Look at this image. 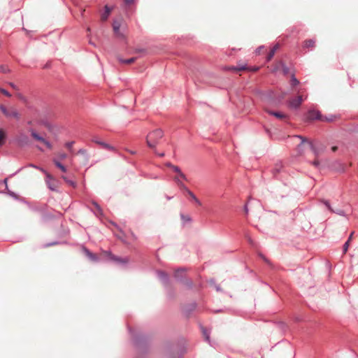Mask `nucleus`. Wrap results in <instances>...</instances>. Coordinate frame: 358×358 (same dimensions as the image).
Listing matches in <instances>:
<instances>
[{
	"instance_id": "63",
	"label": "nucleus",
	"mask_w": 358,
	"mask_h": 358,
	"mask_svg": "<svg viewBox=\"0 0 358 358\" xmlns=\"http://www.w3.org/2000/svg\"><path fill=\"white\" fill-rule=\"evenodd\" d=\"M131 154H135L136 152H134V151H131Z\"/></svg>"
},
{
	"instance_id": "34",
	"label": "nucleus",
	"mask_w": 358,
	"mask_h": 358,
	"mask_svg": "<svg viewBox=\"0 0 358 358\" xmlns=\"http://www.w3.org/2000/svg\"><path fill=\"white\" fill-rule=\"evenodd\" d=\"M74 141H69V142H67L65 145L66 147L69 149L70 151H73V149H72V147L74 144Z\"/></svg>"
},
{
	"instance_id": "12",
	"label": "nucleus",
	"mask_w": 358,
	"mask_h": 358,
	"mask_svg": "<svg viewBox=\"0 0 358 358\" xmlns=\"http://www.w3.org/2000/svg\"><path fill=\"white\" fill-rule=\"evenodd\" d=\"M16 141L20 145H25L28 144L29 138L27 136L22 133L17 136Z\"/></svg>"
},
{
	"instance_id": "20",
	"label": "nucleus",
	"mask_w": 358,
	"mask_h": 358,
	"mask_svg": "<svg viewBox=\"0 0 358 358\" xmlns=\"http://www.w3.org/2000/svg\"><path fill=\"white\" fill-rule=\"evenodd\" d=\"M84 251H85V253L86 254V255L90 259H91L93 261H96L97 260L96 256L94 254L92 253L89 250H87V248H84Z\"/></svg>"
},
{
	"instance_id": "29",
	"label": "nucleus",
	"mask_w": 358,
	"mask_h": 358,
	"mask_svg": "<svg viewBox=\"0 0 358 358\" xmlns=\"http://www.w3.org/2000/svg\"><path fill=\"white\" fill-rule=\"evenodd\" d=\"M322 121L332 122L334 119V117L332 115H330L329 116H322Z\"/></svg>"
},
{
	"instance_id": "45",
	"label": "nucleus",
	"mask_w": 358,
	"mask_h": 358,
	"mask_svg": "<svg viewBox=\"0 0 358 358\" xmlns=\"http://www.w3.org/2000/svg\"><path fill=\"white\" fill-rule=\"evenodd\" d=\"M57 243H58V242H52V243L45 244L44 246L45 247H49V246L55 245H56Z\"/></svg>"
},
{
	"instance_id": "47",
	"label": "nucleus",
	"mask_w": 358,
	"mask_h": 358,
	"mask_svg": "<svg viewBox=\"0 0 358 358\" xmlns=\"http://www.w3.org/2000/svg\"><path fill=\"white\" fill-rule=\"evenodd\" d=\"M124 3L128 5L131 4L134 1V0H124Z\"/></svg>"
},
{
	"instance_id": "15",
	"label": "nucleus",
	"mask_w": 358,
	"mask_h": 358,
	"mask_svg": "<svg viewBox=\"0 0 358 358\" xmlns=\"http://www.w3.org/2000/svg\"><path fill=\"white\" fill-rule=\"evenodd\" d=\"M268 113L270 115H273L275 117L279 118V119H284V118L287 117V116L284 113H282L281 112H275V111L269 110V111H268Z\"/></svg>"
},
{
	"instance_id": "54",
	"label": "nucleus",
	"mask_w": 358,
	"mask_h": 358,
	"mask_svg": "<svg viewBox=\"0 0 358 358\" xmlns=\"http://www.w3.org/2000/svg\"><path fill=\"white\" fill-rule=\"evenodd\" d=\"M278 47H279L278 44H276V45H275L272 48V49H271V50H275V52H276V50H278Z\"/></svg>"
},
{
	"instance_id": "38",
	"label": "nucleus",
	"mask_w": 358,
	"mask_h": 358,
	"mask_svg": "<svg viewBox=\"0 0 358 358\" xmlns=\"http://www.w3.org/2000/svg\"><path fill=\"white\" fill-rule=\"evenodd\" d=\"M8 194L10 196H12L13 198H14V199H17V195L15 192H12V191H10V190H8Z\"/></svg>"
},
{
	"instance_id": "60",
	"label": "nucleus",
	"mask_w": 358,
	"mask_h": 358,
	"mask_svg": "<svg viewBox=\"0 0 358 358\" xmlns=\"http://www.w3.org/2000/svg\"><path fill=\"white\" fill-rule=\"evenodd\" d=\"M7 182H8V179H7V178H5V179L3 180V183L6 185V188H8V186H7Z\"/></svg>"
},
{
	"instance_id": "58",
	"label": "nucleus",
	"mask_w": 358,
	"mask_h": 358,
	"mask_svg": "<svg viewBox=\"0 0 358 358\" xmlns=\"http://www.w3.org/2000/svg\"><path fill=\"white\" fill-rule=\"evenodd\" d=\"M244 210H245V212L246 213H248V206H247V205H245V206H244Z\"/></svg>"
},
{
	"instance_id": "62",
	"label": "nucleus",
	"mask_w": 358,
	"mask_h": 358,
	"mask_svg": "<svg viewBox=\"0 0 358 358\" xmlns=\"http://www.w3.org/2000/svg\"><path fill=\"white\" fill-rule=\"evenodd\" d=\"M261 257L264 259V261L267 262V259L262 255H261Z\"/></svg>"
},
{
	"instance_id": "33",
	"label": "nucleus",
	"mask_w": 358,
	"mask_h": 358,
	"mask_svg": "<svg viewBox=\"0 0 358 358\" xmlns=\"http://www.w3.org/2000/svg\"><path fill=\"white\" fill-rule=\"evenodd\" d=\"M187 193L188 194V195H189V196L193 199H196V196H195V194L192 192L190 191L188 188L185 189Z\"/></svg>"
},
{
	"instance_id": "46",
	"label": "nucleus",
	"mask_w": 358,
	"mask_h": 358,
	"mask_svg": "<svg viewBox=\"0 0 358 358\" xmlns=\"http://www.w3.org/2000/svg\"><path fill=\"white\" fill-rule=\"evenodd\" d=\"M66 157H67V155L65 153H60L59 154V157L62 159H64L66 158Z\"/></svg>"
},
{
	"instance_id": "48",
	"label": "nucleus",
	"mask_w": 358,
	"mask_h": 358,
	"mask_svg": "<svg viewBox=\"0 0 358 358\" xmlns=\"http://www.w3.org/2000/svg\"><path fill=\"white\" fill-rule=\"evenodd\" d=\"M155 154H156V155H157L159 157H164V152L158 153V152L156 151V150H155Z\"/></svg>"
},
{
	"instance_id": "7",
	"label": "nucleus",
	"mask_w": 358,
	"mask_h": 358,
	"mask_svg": "<svg viewBox=\"0 0 358 358\" xmlns=\"http://www.w3.org/2000/svg\"><path fill=\"white\" fill-rule=\"evenodd\" d=\"M31 135L36 141H38L44 143L47 146V148H48L49 149L52 148L51 143L45 139L43 137H42L41 136L38 134L34 130H33V129L31 130Z\"/></svg>"
},
{
	"instance_id": "40",
	"label": "nucleus",
	"mask_w": 358,
	"mask_h": 358,
	"mask_svg": "<svg viewBox=\"0 0 358 358\" xmlns=\"http://www.w3.org/2000/svg\"><path fill=\"white\" fill-rule=\"evenodd\" d=\"M3 137H4L3 132L2 130H0V145H1L3 144L2 139L3 138Z\"/></svg>"
},
{
	"instance_id": "3",
	"label": "nucleus",
	"mask_w": 358,
	"mask_h": 358,
	"mask_svg": "<svg viewBox=\"0 0 358 358\" xmlns=\"http://www.w3.org/2000/svg\"><path fill=\"white\" fill-rule=\"evenodd\" d=\"M0 110L2 113L8 118H14L15 120H19L20 116L18 111L13 107H10L7 108L3 105H0Z\"/></svg>"
},
{
	"instance_id": "43",
	"label": "nucleus",
	"mask_w": 358,
	"mask_h": 358,
	"mask_svg": "<svg viewBox=\"0 0 358 358\" xmlns=\"http://www.w3.org/2000/svg\"><path fill=\"white\" fill-rule=\"evenodd\" d=\"M264 48V45H261L259 46V48H257L256 50V53L257 54H259L260 53V51Z\"/></svg>"
},
{
	"instance_id": "21",
	"label": "nucleus",
	"mask_w": 358,
	"mask_h": 358,
	"mask_svg": "<svg viewBox=\"0 0 358 358\" xmlns=\"http://www.w3.org/2000/svg\"><path fill=\"white\" fill-rule=\"evenodd\" d=\"M84 251H85V253L86 254V255L90 259H91L93 261H96L97 260L96 256L94 254L92 253L89 250H87V248H84Z\"/></svg>"
},
{
	"instance_id": "2",
	"label": "nucleus",
	"mask_w": 358,
	"mask_h": 358,
	"mask_svg": "<svg viewBox=\"0 0 358 358\" xmlns=\"http://www.w3.org/2000/svg\"><path fill=\"white\" fill-rule=\"evenodd\" d=\"M295 138H298L301 139V145L303 144L304 143H307L309 145V147L315 156L317 157H318L324 150V148L322 145H315L312 141H308L306 138L303 137L300 135H295L294 136Z\"/></svg>"
},
{
	"instance_id": "22",
	"label": "nucleus",
	"mask_w": 358,
	"mask_h": 358,
	"mask_svg": "<svg viewBox=\"0 0 358 358\" xmlns=\"http://www.w3.org/2000/svg\"><path fill=\"white\" fill-rule=\"evenodd\" d=\"M84 251H85V253L86 254V255L90 259H91L93 261H96L97 260L96 256L94 254L92 253L89 250H87V248H84Z\"/></svg>"
},
{
	"instance_id": "24",
	"label": "nucleus",
	"mask_w": 358,
	"mask_h": 358,
	"mask_svg": "<svg viewBox=\"0 0 358 358\" xmlns=\"http://www.w3.org/2000/svg\"><path fill=\"white\" fill-rule=\"evenodd\" d=\"M136 57H131V58L127 59L119 58L118 60L120 61V62H121L122 64H129L134 62L136 61Z\"/></svg>"
},
{
	"instance_id": "30",
	"label": "nucleus",
	"mask_w": 358,
	"mask_h": 358,
	"mask_svg": "<svg viewBox=\"0 0 358 358\" xmlns=\"http://www.w3.org/2000/svg\"><path fill=\"white\" fill-rule=\"evenodd\" d=\"M92 204L94 206V207L96 208V210H97V213L96 215H101L102 214V210L100 207V206L95 201H93L92 202Z\"/></svg>"
},
{
	"instance_id": "32",
	"label": "nucleus",
	"mask_w": 358,
	"mask_h": 358,
	"mask_svg": "<svg viewBox=\"0 0 358 358\" xmlns=\"http://www.w3.org/2000/svg\"><path fill=\"white\" fill-rule=\"evenodd\" d=\"M275 53V50H271V51L269 52L266 57V60L270 61L273 57Z\"/></svg>"
},
{
	"instance_id": "11",
	"label": "nucleus",
	"mask_w": 358,
	"mask_h": 358,
	"mask_svg": "<svg viewBox=\"0 0 358 358\" xmlns=\"http://www.w3.org/2000/svg\"><path fill=\"white\" fill-rule=\"evenodd\" d=\"M92 141L98 144V145H100L102 148H103L104 149H106V150H110V151H114L115 150V148L113 147L112 145L103 142V141H101V140H99L97 137H92Z\"/></svg>"
},
{
	"instance_id": "4",
	"label": "nucleus",
	"mask_w": 358,
	"mask_h": 358,
	"mask_svg": "<svg viewBox=\"0 0 358 358\" xmlns=\"http://www.w3.org/2000/svg\"><path fill=\"white\" fill-rule=\"evenodd\" d=\"M122 22V19L114 20L113 22V29L116 37L123 39L124 38V33L120 31Z\"/></svg>"
},
{
	"instance_id": "59",
	"label": "nucleus",
	"mask_w": 358,
	"mask_h": 358,
	"mask_svg": "<svg viewBox=\"0 0 358 358\" xmlns=\"http://www.w3.org/2000/svg\"><path fill=\"white\" fill-rule=\"evenodd\" d=\"M215 289H216V290H217V292L221 291V288H220V286H218V285H216V286H215Z\"/></svg>"
},
{
	"instance_id": "25",
	"label": "nucleus",
	"mask_w": 358,
	"mask_h": 358,
	"mask_svg": "<svg viewBox=\"0 0 358 358\" xmlns=\"http://www.w3.org/2000/svg\"><path fill=\"white\" fill-rule=\"evenodd\" d=\"M314 45H315V41L313 39H309V40L304 41L303 48H312L314 46Z\"/></svg>"
},
{
	"instance_id": "37",
	"label": "nucleus",
	"mask_w": 358,
	"mask_h": 358,
	"mask_svg": "<svg viewBox=\"0 0 358 358\" xmlns=\"http://www.w3.org/2000/svg\"><path fill=\"white\" fill-rule=\"evenodd\" d=\"M181 218L185 222H190L191 221V218L189 217V216H185L182 214L181 215Z\"/></svg>"
},
{
	"instance_id": "26",
	"label": "nucleus",
	"mask_w": 358,
	"mask_h": 358,
	"mask_svg": "<svg viewBox=\"0 0 358 358\" xmlns=\"http://www.w3.org/2000/svg\"><path fill=\"white\" fill-rule=\"evenodd\" d=\"M184 268H180L176 270L174 274L175 278L178 280L180 279L182 277V274L184 273Z\"/></svg>"
},
{
	"instance_id": "14",
	"label": "nucleus",
	"mask_w": 358,
	"mask_h": 358,
	"mask_svg": "<svg viewBox=\"0 0 358 358\" xmlns=\"http://www.w3.org/2000/svg\"><path fill=\"white\" fill-rule=\"evenodd\" d=\"M157 275L158 278L161 280L162 283L164 285H166L169 282V275L166 273L162 271H157Z\"/></svg>"
},
{
	"instance_id": "52",
	"label": "nucleus",
	"mask_w": 358,
	"mask_h": 358,
	"mask_svg": "<svg viewBox=\"0 0 358 358\" xmlns=\"http://www.w3.org/2000/svg\"><path fill=\"white\" fill-rule=\"evenodd\" d=\"M195 201V203L199 205V206H201V202L197 199L196 198V199L194 200Z\"/></svg>"
},
{
	"instance_id": "35",
	"label": "nucleus",
	"mask_w": 358,
	"mask_h": 358,
	"mask_svg": "<svg viewBox=\"0 0 358 358\" xmlns=\"http://www.w3.org/2000/svg\"><path fill=\"white\" fill-rule=\"evenodd\" d=\"M0 92L3 94L5 96L10 97L11 96V94L5 89L0 87Z\"/></svg>"
},
{
	"instance_id": "8",
	"label": "nucleus",
	"mask_w": 358,
	"mask_h": 358,
	"mask_svg": "<svg viewBox=\"0 0 358 358\" xmlns=\"http://www.w3.org/2000/svg\"><path fill=\"white\" fill-rule=\"evenodd\" d=\"M303 101V98L301 96H298L296 98H293L292 99H290L288 102V106L290 108H292V109H296L298 108L300 105L301 104V102Z\"/></svg>"
},
{
	"instance_id": "6",
	"label": "nucleus",
	"mask_w": 358,
	"mask_h": 358,
	"mask_svg": "<svg viewBox=\"0 0 358 358\" xmlns=\"http://www.w3.org/2000/svg\"><path fill=\"white\" fill-rule=\"evenodd\" d=\"M106 255L108 257L109 259L113 261L117 264H127L129 262V259L127 257L121 258L113 255L110 251L105 252Z\"/></svg>"
},
{
	"instance_id": "13",
	"label": "nucleus",
	"mask_w": 358,
	"mask_h": 358,
	"mask_svg": "<svg viewBox=\"0 0 358 358\" xmlns=\"http://www.w3.org/2000/svg\"><path fill=\"white\" fill-rule=\"evenodd\" d=\"M112 9H113V8L108 6V5H106L104 6V10L103 11V13L101 15V19L102 21L107 20V19L108 18V17L112 11Z\"/></svg>"
},
{
	"instance_id": "16",
	"label": "nucleus",
	"mask_w": 358,
	"mask_h": 358,
	"mask_svg": "<svg viewBox=\"0 0 358 358\" xmlns=\"http://www.w3.org/2000/svg\"><path fill=\"white\" fill-rule=\"evenodd\" d=\"M175 172H176L178 174V176L180 178H181V179L182 180H187V177L185 176V175L181 171V170L180 169V168L177 166H173V169H172Z\"/></svg>"
},
{
	"instance_id": "10",
	"label": "nucleus",
	"mask_w": 358,
	"mask_h": 358,
	"mask_svg": "<svg viewBox=\"0 0 358 358\" xmlns=\"http://www.w3.org/2000/svg\"><path fill=\"white\" fill-rule=\"evenodd\" d=\"M306 119L308 120H322L320 113L315 110H310L308 112Z\"/></svg>"
},
{
	"instance_id": "44",
	"label": "nucleus",
	"mask_w": 358,
	"mask_h": 358,
	"mask_svg": "<svg viewBox=\"0 0 358 358\" xmlns=\"http://www.w3.org/2000/svg\"><path fill=\"white\" fill-rule=\"evenodd\" d=\"M28 166H29V167H33V168L36 169H38V170H40V169H42L41 167H39V166H36V165H34V164H29L28 165Z\"/></svg>"
},
{
	"instance_id": "41",
	"label": "nucleus",
	"mask_w": 358,
	"mask_h": 358,
	"mask_svg": "<svg viewBox=\"0 0 358 358\" xmlns=\"http://www.w3.org/2000/svg\"><path fill=\"white\" fill-rule=\"evenodd\" d=\"M258 69H259V67L253 66V67H251V68H248V67L247 70L250 71H258Z\"/></svg>"
},
{
	"instance_id": "18",
	"label": "nucleus",
	"mask_w": 358,
	"mask_h": 358,
	"mask_svg": "<svg viewBox=\"0 0 358 358\" xmlns=\"http://www.w3.org/2000/svg\"><path fill=\"white\" fill-rule=\"evenodd\" d=\"M181 178H180L179 176H176L174 178V180L175 182L177 183V185L179 186V187L180 189H187V187L185 186V185L180 180Z\"/></svg>"
},
{
	"instance_id": "53",
	"label": "nucleus",
	"mask_w": 358,
	"mask_h": 358,
	"mask_svg": "<svg viewBox=\"0 0 358 358\" xmlns=\"http://www.w3.org/2000/svg\"><path fill=\"white\" fill-rule=\"evenodd\" d=\"M186 284L189 287H192V282L191 280H187Z\"/></svg>"
},
{
	"instance_id": "39",
	"label": "nucleus",
	"mask_w": 358,
	"mask_h": 358,
	"mask_svg": "<svg viewBox=\"0 0 358 358\" xmlns=\"http://www.w3.org/2000/svg\"><path fill=\"white\" fill-rule=\"evenodd\" d=\"M78 154H81V155H83L86 157V158H87V151L85 149H80L78 152Z\"/></svg>"
},
{
	"instance_id": "50",
	"label": "nucleus",
	"mask_w": 358,
	"mask_h": 358,
	"mask_svg": "<svg viewBox=\"0 0 358 358\" xmlns=\"http://www.w3.org/2000/svg\"><path fill=\"white\" fill-rule=\"evenodd\" d=\"M165 165H166L167 167H170V168H171V169H173V166H174V165H173V164H172L171 163H170V162H166V163L165 164Z\"/></svg>"
},
{
	"instance_id": "5",
	"label": "nucleus",
	"mask_w": 358,
	"mask_h": 358,
	"mask_svg": "<svg viewBox=\"0 0 358 358\" xmlns=\"http://www.w3.org/2000/svg\"><path fill=\"white\" fill-rule=\"evenodd\" d=\"M40 171L43 172L46 176V184L48 188L52 191H57V187L54 178L51 175L47 172L44 169H40Z\"/></svg>"
},
{
	"instance_id": "36",
	"label": "nucleus",
	"mask_w": 358,
	"mask_h": 358,
	"mask_svg": "<svg viewBox=\"0 0 358 358\" xmlns=\"http://www.w3.org/2000/svg\"><path fill=\"white\" fill-rule=\"evenodd\" d=\"M350 242L347 241L343 245V252L345 253L348 251L349 247Z\"/></svg>"
},
{
	"instance_id": "42",
	"label": "nucleus",
	"mask_w": 358,
	"mask_h": 358,
	"mask_svg": "<svg viewBox=\"0 0 358 358\" xmlns=\"http://www.w3.org/2000/svg\"><path fill=\"white\" fill-rule=\"evenodd\" d=\"M9 85L14 90H17L18 87L13 83H9Z\"/></svg>"
},
{
	"instance_id": "31",
	"label": "nucleus",
	"mask_w": 358,
	"mask_h": 358,
	"mask_svg": "<svg viewBox=\"0 0 358 358\" xmlns=\"http://www.w3.org/2000/svg\"><path fill=\"white\" fill-rule=\"evenodd\" d=\"M281 66H282V70L283 73L285 75H287L289 71V68L285 64H281Z\"/></svg>"
},
{
	"instance_id": "57",
	"label": "nucleus",
	"mask_w": 358,
	"mask_h": 358,
	"mask_svg": "<svg viewBox=\"0 0 358 358\" xmlns=\"http://www.w3.org/2000/svg\"><path fill=\"white\" fill-rule=\"evenodd\" d=\"M354 234V232H352L348 239V241H349V242L351 241L352 238V236Z\"/></svg>"
},
{
	"instance_id": "19",
	"label": "nucleus",
	"mask_w": 358,
	"mask_h": 358,
	"mask_svg": "<svg viewBox=\"0 0 358 358\" xmlns=\"http://www.w3.org/2000/svg\"><path fill=\"white\" fill-rule=\"evenodd\" d=\"M53 162L55 164V166L59 168L62 172L65 173L66 172V168L61 164L58 160L54 159Z\"/></svg>"
},
{
	"instance_id": "23",
	"label": "nucleus",
	"mask_w": 358,
	"mask_h": 358,
	"mask_svg": "<svg viewBox=\"0 0 358 358\" xmlns=\"http://www.w3.org/2000/svg\"><path fill=\"white\" fill-rule=\"evenodd\" d=\"M205 340L210 345V333L204 327L201 328Z\"/></svg>"
},
{
	"instance_id": "17",
	"label": "nucleus",
	"mask_w": 358,
	"mask_h": 358,
	"mask_svg": "<svg viewBox=\"0 0 358 358\" xmlns=\"http://www.w3.org/2000/svg\"><path fill=\"white\" fill-rule=\"evenodd\" d=\"M247 69H248V66L246 64H238L236 66H233V70L234 71H239L247 70Z\"/></svg>"
},
{
	"instance_id": "9",
	"label": "nucleus",
	"mask_w": 358,
	"mask_h": 358,
	"mask_svg": "<svg viewBox=\"0 0 358 358\" xmlns=\"http://www.w3.org/2000/svg\"><path fill=\"white\" fill-rule=\"evenodd\" d=\"M322 203L325 205V206L331 212L334 213H336L338 215L345 217V213L343 210L340 208L334 209L330 205V203L327 200H323Z\"/></svg>"
},
{
	"instance_id": "27",
	"label": "nucleus",
	"mask_w": 358,
	"mask_h": 358,
	"mask_svg": "<svg viewBox=\"0 0 358 358\" xmlns=\"http://www.w3.org/2000/svg\"><path fill=\"white\" fill-rule=\"evenodd\" d=\"M62 179L70 186L75 187L76 186V182L69 179L66 176H63Z\"/></svg>"
},
{
	"instance_id": "28",
	"label": "nucleus",
	"mask_w": 358,
	"mask_h": 358,
	"mask_svg": "<svg viewBox=\"0 0 358 358\" xmlns=\"http://www.w3.org/2000/svg\"><path fill=\"white\" fill-rule=\"evenodd\" d=\"M299 84V81L297 80V78L295 77V76L293 74L291 77V85L292 86H296Z\"/></svg>"
},
{
	"instance_id": "51",
	"label": "nucleus",
	"mask_w": 358,
	"mask_h": 358,
	"mask_svg": "<svg viewBox=\"0 0 358 358\" xmlns=\"http://www.w3.org/2000/svg\"><path fill=\"white\" fill-rule=\"evenodd\" d=\"M281 168V165H276V168L275 169V171L279 172Z\"/></svg>"
},
{
	"instance_id": "49",
	"label": "nucleus",
	"mask_w": 358,
	"mask_h": 358,
	"mask_svg": "<svg viewBox=\"0 0 358 358\" xmlns=\"http://www.w3.org/2000/svg\"><path fill=\"white\" fill-rule=\"evenodd\" d=\"M313 164L315 166L317 167V166H319V164H320V162H319V161H317V160H315V161H313Z\"/></svg>"
},
{
	"instance_id": "56",
	"label": "nucleus",
	"mask_w": 358,
	"mask_h": 358,
	"mask_svg": "<svg viewBox=\"0 0 358 358\" xmlns=\"http://www.w3.org/2000/svg\"><path fill=\"white\" fill-rule=\"evenodd\" d=\"M17 97L22 100H24V97L21 94H17Z\"/></svg>"
},
{
	"instance_id": "61",
	"label": "nucleus",
	"mask_w": 358,
	"mask_h": 358,
	"mask_svg": "<svg viewBox=\"0 0 358 358\" xmlns=\"http://www.w3.org/2000/svg\"><path fill=\"white\" fill-rule=\"evenodd\" d=\"M227 70H231V71H234L233 70V66H229L227 68Z\"/></svg>"
},
{
	"instance_id": "1",
	"label": "nucleus",
	"mask_w": 358,
	"mask_h": 358,
	"mask_svg": "<svg viewBox=\"0 0 358 358\" xmlns=\"http://www.w3.org/2000/svg\"><path fill=\"white\" fill-rule=\"evenodd\" d=\"M163 136L164 132L161 129L149 132L145 138L147 145L151 149H155Z\"/></svg>"
},
{
	"instance_id": "55",
	"label": "nucleus",
	"mask_w": 358,
	"mask_h": 358,
	"mask_svg": "<svg viewBox=\"0 0 358 358\" xmlns=\"http://www.w3.org/2000/svg\"><path fill=\"white\" fill-rule=\"evenodd\" d=\"M1 70L3 73H7L8 70L6 69L4 67L1 66Z\"/></svg>"
}]
</instances>
